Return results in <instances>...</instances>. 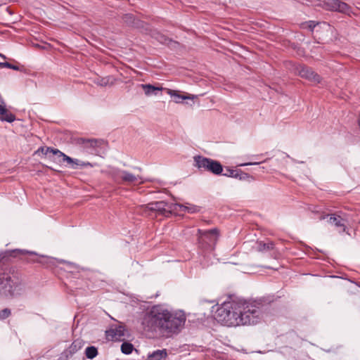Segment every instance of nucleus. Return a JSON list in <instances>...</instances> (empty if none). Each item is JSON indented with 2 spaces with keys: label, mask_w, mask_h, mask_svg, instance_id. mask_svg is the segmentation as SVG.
<instances>
[{
  "label": "nucleus",
  "mask_w": 360,
  "mask_h": 360,
  "mask_svg": "<svg viewBox=\"0 0 360 360\" xmlns=\"http://www.w3.org/2000/svg\"><path fill=\"white\" fill-rule=\"evenodd\" d=\"M186 319L182 311H171L164 306L157 304L143 314L141 323L146 331H158L163 336L170 338L181 331Z\"/></svg>",
  "instance_id": "f257e3e1"
},
{
  "label": "nucleus",
  "mask_w": 360,
  "mask_h": 360,
  "mask_svg": "<svg viewBox=\"0 0 360 360\" xmlns=\"http://www.w3.org/2000/svg\"><path fill=\"white\" fill-rule=\"evenodd\" d=\"M22 291V280L8 268L0 266V297L12 298Z\"/></svg>",
  "instance_id": "f03ea898"
},
{
  "label": "nucleus",
  "mask_w": 360,
  "mask_h": 360,
  "mask_svg": "<svg viewBox=\"0 0 360 360\" xmlns=\"http://www.w3.org/2000/svg\"><path fill=\"white\" fill-rule=\"evenodd\" d=\"M241 303L235 301L224 302L215 312V319L218 322L227 326L241 325Z\"/></svg>",
  "instance_id": "7ed1b4c3"
},
{
  "label": "nucleus",
  "mask_w": 360,
  "mask_h": 360,
  "mask_svg": "<svg viewBox=\"0 0 360 360\" xmlns=\"http://www.w3.org/2000/svg\"><path fill=\"white\" fill-rule=\"evenodd\" d=\"M266 308L267 305L258 300L250 303H241V325H255L259 323Z\"/></svg>",
  "instance_id": "20e7f679"
},
{
  "label": "nucleus",
  "mask_w": 360,
  "mask_h": 360,
  "mask_svg": "<svg viewBox=\"0 0 360 360\" xmlns=\"http://www.w3.org/2000/svg\"><path fill=\"white\" fill-rule=\"evenodd\" d=\"M198 248L204 252H210L215 248L219 236V231L217 228L210 230L198 229L197 231Z\"/></svg>",
  "instance_id": "39448f33"
},
{
  "label": "nucleus",
  "mask_w": 360,
  "mask_h": 360,
  "mask_svg": "<svg viewBox=\"0 0 360 360\" xmlns=\"http://www.w3.org/2000/svg\"><path fill=\"white\" fill-rule=\"evenodd\" d=\"M193 160L194 166L200 172H210L214 175H220L223 172V167L217 160L202 155H195Z\"/></svg>",
  "instance_id": "423d86ee"
},
{
  "label": "nucleus",
  "mask_w": 360,
  "mask_h": 360,
  "mask_svg": "<svg viewBox=\"0 0 360 360\" xmlns=\"http://www.w3.org/2000/svg\"><path fill=\"white\" fill-rule=\"evenodd\" d=\"M1 259H8L10 257H20L27 262L43 263L44 257H39L34 252H29L23 250L15 249L6 250L0 254Z\"/></svg>",
  "instance_id": "0eeeda50"
},
{
  "label": "nucleus",
  "mask_w": 360,
  "mask_h": 360,
  "mask_svg": "<svg viewBox=\"0 0 360 360\" xmlns=\"http://www.w3.org/2000/svg\"><path fill=\"white\" fill-rule=\"evenodd\" d=\"M325 8L330 11H335L350 15L352 13V7L341 0H324Z\"/></svg>",
  "instance_id": "6e6552de"
},
{
  "label": "nucleus",
  "mask_w": 360,
  "mask_h": 360,
  "mask_svg": "<svg viewBox=\"0 0 360 360\" xmlns=\"http://www.w3.org/2000/svg\"><path fill=\"white\" fill-rule=\"evenodd\" d=\"M296 70L298 75L311 82L319 84L321 82V77L313 70L310 67L304 65H300L297 67Z\"/></svg>",
  "instance_id": "1a4fd4ad"
},
{
  "label": "nucleus",
  "mask_w": 360,
  "mask_h": 360,
  "mask_svg": "<svg viewBox=\"0 0 360 360\" xmlns=\"http://www.w3.org/2000/svg\"><path fill=\"white\" fill-rule=\"evenodd\" d=\"M329 217V219L328 220V222L334 226L339 233H343L346 231L347 229V220L344 219L340 215H338L337 214H321L319 217V220H324L325 219L328 218Z\"/></svg>",
  "instance_id": "9d476101"
},
{
  "label": "nucleus",
  "mask_w": 360,
  "mask_h": 360,
  "mask_svg": "<svg viewBox=\"0 0 360 360\" xmlns=\"http://www.w3.org/2000/svg\"><path fill=\"white\" fill-rule=\"evenodd\" d=\"M103 174L111 178L117 184H121L123 170L116 167H109L101 171Z\"/></svg>",
  "instance_id": "9b49d317"
},
{
  "label": "nucleus",
  "mask_w": 360,
  "mask_h": 360,
  "mask_svg": "<svg viewBox=\"0 0 360 360\" xmlns=\"http://www.w3.org/2000/svg\"><path fill=\"white\" fill-rule=\"evenodd\" d=\"M138 180H141L139 184H143L145 181L142 180V177L137 175H134L132 173H130L128 171L123 170L121 184H136Z\"/></svg>",
  "instance_id": "f8f14e48"
},
{
  "label": "nucleus",
  "mask_w": 360,
  "mask_h": 360,
  "mask_svg": "<svg viewBox=\"0 0 360 360\" xmlns=\"http://www.w3.org/2000/svg\"><path fill=\"white\" fill-rule=\"evenodd\" d=\"M84 344V342L81 339L74 340L70 347L65 351L66 356H72L83 347Z\"/></svg>",
  "instance_id": "ddd939ff"
},
{
  "label": "nucleus",
  "mask_w": 360,
  "mask_h": 360,
  "mask_svg": "<svg viewBox=\"0 0 360 360\" xmlns=\"http://www.w3.org/2000/svg\"><path fill=\"white\" fill-rule=\"evenodd\" d=\"M148 205L150 210L155 211L160 214L165 215L167 212V207L168 204L165 201L151 202Z\"/></svg>",
  "instance_id": "4468645a"
},
{
  "label": "nucleus",
  "mask_w": 360,
  "mask_h": 360,
  "mask_svg": "<svg viewBox=\"0 0 360 360\" xmlns=\"http://www.w3.org/2000/svg\"><path fill=\"white\" fill-rule=\"evenodd\" d=\"M168 356L166 349H157L148 353L146 360H165Z\"/></svg>",
  "instance_id": "2eb2a0df"
},
{
  "label": "nucleus",
  "mask_w": 360,
  "mask_h": 360,
  "mask_svg": "<svg viewBox=\"0 0 360 360\" xmlns=\"http://www.w3.org/2000/svg\"><path fill=\"white\" fill-rule=\"evenodd\" d=\"M139 86L144 90V93L146 96H149L151 95H157L158 91L163 89L162 87L154 86L150 84H141Z\"/></svg>",
  "instance_id": "dca6fc26"
},
{
  "label": "nucleus",
  "mask_w": 360,
  "mask_h": 360,
  "mask_svg": "<svg viewBox=\"0 0 360 360\" xmlns=\"http://www.w3.org/2000/svg\"><path fill=\"white\" fill-rule=\"evenodd\" d=\"M256 250L258 252H264L271 250H274L275 245L272 241H268L266 243L259 240L256 243Z\"/></svg>",
  "instance_id": "f3484780"
},
{
  "label": "nucleus",
  "mask_w": 360,
  "mask_h": 360,
  "mask_svg": "<svg viewBox=\"0 0 360 360\" xmlns=\"http://www.w3.org/2000/svg\"><path fill=\"white\" fill-rule=\"evenodd\" d=\"M79 143L83 144L86 148H96L101 146L103 141L101 139H81Z\"/></svg>",
  "instance_id": "a211bd4d"
},
{
  "label": "nucleus",
  "mask_w": 360,
  "mask_h": 360,
  "mask_svg": "<svg viewBox=\"0 0 360 360\" xmlns=\"http://www.w3.org/2000/svg\"><path fill=\"white\" fill-rule=\"evenodd\" d=\"M167 92L173 98L174 102L176 103H181L184 100L189 99L190 97L187 96L181 95L179 91L167 89Z\"/></svg>",
  "instance_id": "6ab92c4d"
},
{
  "label": "nucleus",
  "mask_w": 360,
  "mask_h": 360,
  "mask_svg": "<svg viewBox=\"0 0 360 360\" xmlns=\"http://www.w3.org/2000/svg\"><path fill=\"white\" fill-rule=\"evenodd\" d=\"M4 112L0 113V120L2 122H7L11 123L15 120V115L10 112L6 108L5 103L4 104Z\"/></svg>",
  "instance_id": "aec40b11"
},
{
  "label": "nucleus",
  "mask_w": 360,
  "mask_h": 360,
  "mask_svg": "<svg viewBox=\"0 0 360 360\" xmlns=\"http://www.w3.org/2000/svg\"><path fill=\"white\" fill-rule=\"evenodd\" d=\"M84 354L89 359H93L98 354V348L95 346H89L85 349Z\"/></svg>",
  "instance_id": "412c9836"
},
{
  "label": "nucleus",
  "mask_w": 360,
  "mask_h": 360,
  "mask_svg": "<svg viewBox=\"0 0 360 360\" xmlns=\"http://www.w3.org/2000/svg\"><path fill=\"white\" fill-rule=\"evenodd\" d=\"M70 164L72 165V169H77L78 166H80L82 167H94V165L89 162H83L78 159H74V158H73V162Z\"/></svg>",
  "instance_id": "4be33fe9"
},
{
  "label": "nucleus",
  "mask_w": 360,
  "mask_h": 360,
  "mask_svg": "<svg viewBox=\"0 0 360 360\" xmlns=\"http://www.w3.org/2000/svg\"><path fill=\"white\" fill-rule=\"evenodd\" d=\"M134 349V346L131 343L124 342L121 345V351L124 354H130Z\"/></svg>",
  "instance_id": "5701e85b"
},
{
  "label": "nucleus",
  "mask_w": 360,
  "mask_h": 360,
  "mask_svg": "<svg viewBox=\"0 0 360 360\" xmlns=\"http://www.w3.org/2000/svg\"><path fill=\"white\" fill-rule=\"evenodd\" d=\"M233 178L239 180H248L251 178L250 175L240 169H236Z\"/></svg>",
  "instance_id": "b1692460"
},
{
  "label": "nucleus",
  "mask_w": 360,
  "mask_h": 360,
  "mask_svg": "<svg viewBox=\"0 0 360 360\" xmlns=\"http://www.w3.org/2000/svg\"><path fill=\"white\" fill-rule=\"evenodd\" d=\"M11 314V311L8 308H5L0 311V320H4L9 317Z\"/></svg>",
  "instance_id": "393cba45"
},
{
  "label": "nucleus",
  "mask_w": 360,
  "mask_h": 360,
  "mask_svg": "<svg viewBox=\"0 0 360 360\" xmlns=\"http://www.w3.org/2000/svg\"><path fill=\"white\" fill-rule=\"evenodd\" d=\"M55 155H57L58 157H61L63 158V162H68V164L69 163H72L73 162V158L68 156L67 155H65V153H63V152H61L60 150V153H56Z\"/></svg>",
  "instance_id": "a878e982"
},
{
  "label": "nucleus",
  "mask_w": 360,
  "mask_h": 360,
  "mask_svg": "<svg viewBox=\"0 0 360 360\" xmlns=\"http://www.w3.org/2000/svg\"><path fill=\"white\" fill-rule=\"evenodd\" d=\"M0 68H8L14 70H19V68L17 65H13L8 62H0Z\"/></svg>",
  "instance_id": "bb28decb"
},
{
  "label": "nucleus",
  "mask_w": 360,
  "mask_h": 360,
  "mask_svg": "<svg viewBox=\"0 0 360 360\" xmlns=\"http://www.w3.org/2000/svg\"><path fill=\"white\" fill-rule=\"evenodd\" d=\"M236 172V169H231L230 167H226L225 169V173H222L221 174L227 176V177H232L233 178L234 174Z\"/></svg>",
  "instance_id": "cd10ccee"
},
{
  "label": "nucleus",
  "mask_w": 360,
  "mask_h": 360,
  "mask_svg": "<svg viewBox=\"0 0 360 360\" xmlns=\"http://www.w3.org/2000/svg\"><path fill=\"white\" fill-rule=\"evenodd\" d=\"M109 79L108 78H98L95 80V83L101 86H105L108 84Z\"/></svg>",
  "instance_id": "c85d7f7f"
},
{
  "label": "nucleus",
  "mask_w": 360,
  "mask_h": 360,
  "mask_svg": "<svg viewBox=\"0 0 360 360\" xmlns=\"http://www.w3.org/2000/svg\"><path fill=\"white\" fill-rule=\"evenodd\" d=\"M180 207H184L185 210H187L190 213H195L199 210V208L197 206L191 205L189 207L180 205Z\"/></svg>",
  "instance_id": "c756f323"
},
{
  "label": "nucleus",
  "mask_w": 360,
  "mask_h": 360,
  "mask_svg": "<svg viewBox=\"0 0 360 360\" xmlns=\"http://www.w3.org/2000/svg\"><path fill=\"white\" fill-rule=\"evenodd\" d=\"M49 147H40L38 148V150L35 152L36 154L41 153L42 155H46L49 153Z\"/></svg>",
  "instance_id": "7c9ffc66"
},
{
  "label": "nucleus",
  "mask_w": 360,
  "mask_h": 360,
  "mask_svg": "<svg viewBox=\"0 0 360 360\" xmlns=\"http://www.w3.org/2000/svg\"><path fill=\"white\" fill-rule=\"evenodd\" d=\"M306 25L309 28L310 31H313L314 27L316 26L317 23L315 21L309 20L306 22Z\"/></svg>",
  "instance_id": "2f4dec72"
},
{
  "label": "nucleus",
  "mask_w": 360,
  "mask_h": 360,
  "mask_svg": "<svg viewBox=\"0 0 360 360\" xmlns=\"http://www.w3.org/2000/svg\"><path fill=\"white\" fill-rule=\"evenodd\" d=\"M110 332L113 333L114 335H118L119 337L124 335L123 328L122 326H120L119 328H117L116 331H114V330H111Z\"/></svg>",
  "instance_id": "473e14b6"
},
{
  "label": "nucleus",
  "mask_w": 360,
  "mask_h": 360,
  "mask_svg": "<svg viewBox=\"0 0 360 360\" xmlns=\"http://www.w3.org/2000/svg\"><path fill=\"white\" fill-rule=\"evenodd\" d=\"M264 161H259V162H246V163H243V164H240V166H247V165H259V163L261 162H263Z\"/></svg>",
  "instance_id": "72a5a7b5"
},
{
  "label": "nucleus",
  "mask_w": 360,
  "mask_h": 360,
  "mask_svg": "<svg viewBox=\"0 0 360 360\" xmlns=\"http://www.w3.org/2000/svg\"><path fill=\"white\" fill-rule=\"evenodd\" d=\"M49 153H51L53 155H56V153H59L60 150L57 148H53L51 147H49Z\"/></svg>",
  "instance_id": "f704fd0d"
},
{
  "label": "nucleus",
  "mask_w": 360,
  "mask_h": 360,
  "mask_svg": "<svg viewBox=\"0 0 360 360\" xmlns=\"http://www.w3.org/2000/svg\"><path fill=\"white\" fill-rule=\"evenodd\" d=\"M133 18V15L131 14H126L124 17V20L127 22L128 20H131Z\"/></svg>",
  "instance_id": "c9c22d12"
},
{
  "label": "nucleus",
  "mask_w": 360,
  "mask_h": 360,
  "mask_svg": "<svg viewBox=\"0 0 360 360\" xmlns=\"http://www.w3.org/2000/svg\"><path fill=\"white\" fill-rule=\"evenodd\" d=\"M0 57H1L4 59L6 58V57L4 54H1V53H0Z\"/></svg>",
  "instance_id": "e433bc0d"
},
{
  "label": "nucleus",
  "mask_w": 360,
  "mask_h": 360,
  "mask_svg": "<svg viewBox=\"0 0 360 360\" xmlns=\"http://www.w3.org/2000/svg\"><path fill=\"white\" fill-rule=\"evenodd\" d=\"M259 155H257V156H256V159H257V160H259Z\"/></svg>",
  "instance_id": "4c0bfd02"
}]
</instances>
